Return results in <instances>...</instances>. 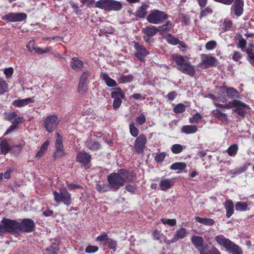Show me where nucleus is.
<instances>
[{"label":"nucleus","instance_id":"nucleus-1","mask_svg":"<svg viewBox=\"0 0 254 254\" xmlns=\"http://www.w3.org/2000/svg\"><path fill=\"white\" fill-rule=\"evenodd\" d=\"M130 180L129 172L125 169H120L118 172L111 173L107 177L109 184L114 191L118 190L125 185V182Z\"/></svg>","mask_w":254,"mask_h":254},{"label":"nucleus","instance_id":"nucleus-2","mask_svg":"<svg viewBox=\"0 0 254 254\" xmlns=\"http://www.w3.org/2000/svg\"><path fill=\"white\" fill-rule=\"evenodd\" d=\"M174 61L177 65V69L180 71L191 76L194 75L195 69L190 64L187 57L176 56L174 57Z\"/></svg>","mask_w":254,"mask_h":254},{"label":"nucleus","instance_id":"nucleus-3","mask_svg":"<svg viewBox=\"0 0 254 254\" xmlns=\"http://www.w3.org/2000/svg\"><path fill=\"white\" fill-rule=\"evenodd\" d=\"M20 223L15 220L4 218L0 224V235L6 233L15 234L19 232Z\"/></svg>","mask_w":254,"mask_h":254},{"label":"nucleus","instance_id":"nucleus-4","mask_svg":"<svg viewBox=\"0 0 254 254\" xmlns=\"http://www.w3.org/2000/svg\"><path fill=\"white\" fill-rule=\"evenodd\" d=\"M53 193L56 202H63L67 206L71 203V194L67 191L66 189L61 188L59 190V192L54 191Z\"/></svg>","mask_w":254,"mask_h":254},{"label":"nucleus","instance_id":"nucleus-5","mask_svg":"<svg viewBox=\"0 0 254 254\" xmlns=\"http://www.w3.org/2000/svg\"><path fill=\"white\" fill-rule=\"evenodd\" d=\"M167 18L168 16L165 12L158 10H153L147 15L146 19L150 23L158 24L162 23Z\"/></svg>","mask_w":254,"mask_h":254},{"label":"nucleus","instance_id":"nucleus-6","mask_svg":"<svg viewBox=\"0 0 254 254\" xmlns=\"http://www.w3.org/2000/svg\"><path fill=\"white\" fill-rule=\"evenodd\" d=\"M27 15L24 13H8L1 17L3 20L10 22H21L26 19Z\"/></svg>","mask_w":254,"mask_h":254},{"label":"nucleus","instance_id":"nucleus-7","mask_svg":"<svg viewBox=\"0 0 254 254\" xmlns=\"http://www.w3.org/2000/svg\"><path fill=\"white\" fill-rule=\"evenodd\" d=\"M187 236V230L185 228H181L178 229L173 237L171 240H168L166 238L164 239V242L167 245H170L172 243H176L179 240L183 239Z\"/></svg>","mask_w":254,"mask_h":254},{"label":"nucleus","instance_id":"nucleus-8","mask_svg":"<svg viewBox=\"0 0 254 254\" xmlns=\"http://www.w3.org/2000/svg\"><path fill=\"white\" fill-rule=\"evenodd\" d=\"M147 142V138L143 134H140L135 140L133 148L135 151L138 153H142L145 147Z\"/></svg>","mask_w":254,"mask_h":254},{"label":"nucleus","instance_id":"nucleus-9","mask_svg":"<svg viewBox=\"0 0 254 254\" xmlns=\"http://www.w3.org/2000/svg\"><path fill=\"white\" fill-rule=\"evenodd\" d=\"M58 124V117L55 115L48 117L44 122L45 127L49 132H52L57 127Z\"/></svg>","mask_w":254,"mask_h":254},{"label":"nucleus","instance_id":"nucleus-10","mask_svg":"<svg viewBox=\"0 0 254 254\" xmlns=\"http://www.w3.org/2000/svg\"><path fill=\"white\" fill-rule=\"evenodd\" d=\"M233 103V107L235 108L234 111L240 116L244 117L247 111L250 109L248 105L239 100H234Z\"/></svg>","mask_w":254,"mask_h":254},{"label":"nucleus","instance_id":"nucleus-11","mask_svg":"<svg viewBox=\"0 0 254 254\" xmlns=\"http://www.w3.org/2000/svg\"><path fill=\"white\" fill-rule=\"evenodd\" d=\"M244 2L243 0H235L231 8V13L237 16H241L243 12Z\"/></svg>","mask_w":254,"mask_h":254},{"label":"nucleus","instance_id":"nucleus-12","mask_svg":"<svg viewBox=\"0 0 254 254\" xmlns=\"http://www.w3.org/2000/svg\"><path fill=\"white\" fill-rule=\"evenodd\" d=\"M35 226L34 221L30 219H24L20 223L19 231L30 232L33 231Z\"/></svg>","mask_w":254,"mask_h":254},{"label":"nucleus","instance_id":"nucleus-13","mask_svg":"<svg viewBox=\"0 0 254 254\" xmlns=\"http://www.w3.org/2000/svg\"><path fill=\"white\" fill-rule=\"evenodd\" d=\"M134 48L136 50L135 55L141 61H144V57L148 55L149 52L142 45L138 43L134 44Z\"/></svg>","mask_w":254,"mask_h":254},{"label":"nucleus","instance_id":"nucleus-14","mask_svg":"<svg viewBox=\"0 0 254 254\" xmlns=\"http://www.w3.org/2000/svg\"><path fill=\"white\" fill-rule=\"evenodd\" d=\"M191 240L195 248L199 252L207 247V245L204 246V240L201 237L194 235L192 236Z\"/></svg>","mask_w":254,"mask_h":254},{"label":"nucleus","instance_id":"nucleus-15","mask_svg":"<svg viewBox=\"0 0 254 254\" xmlns=\"http://www.w3.org/2000/svg\"><path fill=\"white\" fill-rule=\"evenodd\" d=\"M77 161L82 163L85 167H89L91 156L85 152H81L77 155Z\"/></svg>","mask_w":254,"mask_h":254},{"label":"nucleus","instance_id":"nucleus-16","mask_svg":"<svg viewBox=\"0 0 254 254\" xmlns=\"http://www.w3.org/2000/svg\"><path fill=\"white\" fill-rule=\"evenodd\" d=\"M217 243L220 246L223 247L226 250L228 247L231 241L228 238H226L223 235H219L216 236L214 238Z\"/></svg>","mask_w":254,"mask_h":254},{"label":"nucleus","instance_id":"nucleus-17","mask_svg":"<svg viewBox=\"0 0 254 254\" xmlns=\"http://www.w3.org/2000/svg\"><path fill=\"white\" fill-rule=\"evenodd\" d=\"M226 250L231 254H243L244 253L242 249L232 241Z\"/></svg>","mask_w":254,"mask_h":254},{"label":"nucleus","instance_id":"nucleus-18","mask_svg":"<svg viewBox=\"0 0 254 254\" xmlns=\"http://www.w3.org/2000/svg\"><path fill=\"white\" fill-rule=\"evenodd\" d=\"M173 179H162L160 181L159 187L162 190H166L170 189L174 185Z\"/></svg>","mask_w":254,"mask_h":254},{"label":"nucleus","instance_id":"nucleus-19","mask_svg":"<svg viewBox=\"0 0 254 254\" xmlns=\"http://www.w3.org/2000/svg\"><path fill=\"white\" fill-rule=\"evenodd\" d=\"M34 102V97L14 100L13 105L17 107H22Z\"/></svg>","mask_w":254,"mask_h":254},{"label":"nucleus","instance_id":"nucleus-20","mask_svg":"<svg viewBox=\"0 0 254 254\" xmlns=\"http://www.w3.org/2000/svg\"><path fill=\"white\" fill-rule=\"evenodd\" d=\"M101 78L103 80L107 85L109 87H116L117 86V83L116 81L112 79L106 73L101 72L100 74Z\"/></svg>","mask_w":254,"mask_h":254},{"label":"nucleus","instance_id":"nucleus-21","mask_svg":"<svg viewBox=\"0 0 254 254\" xmlns=\"http://www.w3.org/2000/svg\"><path fill=\"white\" fill-rule=\"evenodd\" d=\"M70 65L73 69L79 71L83 67V62L81 60H80L78 58L74 57L72 59Z\"/></svg>","mask_w":254,"mask_h":254},{"label":"nucleus","instance_id":"nucleus-22","mask_svg":"<svg viewBox=\"0 0 254 254\" xmlns=\"http://www.w3.org/2000/svg\"><path fill=\"white\" fill-rule=\"evenodd\" d=\"M216 59L211 56L204 55L203 57L202 63L205 65V67H208L215 64Z\"/></svg>","mask_w":254,"mask_h":254},{"label":"nucleus","instance_id":"nucleus-23","mask_svg":"<svg viewBox=\"0 0 254 254\" xmlns=\"http://www.w3.org/2000/svg\"><path fill=\"white\" fill-rule=\"evenodd\" d=\"M226 210V216L228 218L230 217L234 213V204L230 200H227L224 204Z\"/></svg>","mask_w":254,"mask_h":254},{"label":"nucleus","instance_id":"nucleus-24","mask_svg":"<svg viewBox=\"0 0 254 254\" xmlns=\"http://www.w3.org/2000/svg\"><path fill=\"white\" fill-rule=\"evenodd\" d=\"M148 7L149 5L148 4H142L138 8L136 12V15L140 18H144L147 14L146 10Z\"/></svg>","mask_w":254,"mask_h":254},{"label":"nucleus","instance_id":"nucleus-25","mask_svg":"<svg viewBox=\"0 0 254 254\" xmlns=\"http://www.w3.org/2000/svg\"><path fill=\"white\" fill-rule=\"evenodd\" d=\"M197 130V127L195 126L187 125L182 127L181 131L185 134H191L196 132Z\"/></svg>","mask_w":254,"mask_h":254},{"label":"nucleus","instance_id":"nucleus-26","mask_svg":"<svg viewBox=\"0 0 254 254\" xmlns=\"http://www.w3.org/2000/svg\"><path fill=\"white\" fill-rule=\"evenodd\" d=\"M111 0H99L95 3V7L108 11Z\"/></svg>","mask_w":254,"mask_h":254},{"label":"nucleus","instance_id":"nucleus-27","mask_svg":"<svg viewBox=\"0 0 254 254\" xmlns=\"http://www.w3.org/2000/svg\"><path fill=\"white\" fill-rule=\"evenodd\" d=\"M122 8V4L121 2L114 0H111L108 11H118Z\"/></svg>","mask_w":254,"mask_h":254},{"label":"nucleus","instance_id":"nucleus-28","mask_svg":"<svg viewBox=\"0 0 254 254\" xmlns=\"http://www.w3.org/2000/svg\"><path fill=\"white\" fill-rule=\"evenodd\" d=\"M142 31L147 35H149L150 37L154 36L156 33L159 31L158 29H157L154 26H147L142 29Z\"/></svg>","mask_w":254,"mask_h":254},{"label":"nucleus","instance_id":"nucleus-29","mask_svg":"<svg viewBox=\"0 0 254 254\" xmlns=\"http://www.w3.org/2000/svg\"><path fill=\"white\" fill-rule=\"evenodd\" d=\"M111 97L114 99H124L125 95L120 88H117L111 93Z\"/></svg>","mask_w":254,"mask_h":254},{"label":"nucleus","instance_id":"nucleus-30","mask_svg":"<svg viewBox=\"0 0 254 254\" xmlns=\"http://www.w3.org/2000/svg\"><path fill=\"white\" fill-rule=\"evenodd\" d=\"M86 144L87 147L92 151L98 150L100 148V145L98 142L91 139L87 140Z\"/></svg>","mask_w":254,"mask_h":254},{"label":"nucleus","instance_id":"nucleus-31","mask_svg":"<svg viewBox=\"0 0 254 254\" xmlns=\"http://www.w3.org/2000/svg\"><path fill=\"white\" fill-rule=\"evenodd\" d=\"M211 114L222 121H226L227 120V115L221 112L218 109L213 110Z\"/></svg>","mask_w":254,"mask_h":254},{"label":"nucleus","instance_id":"nucleus-32","mask_svg":"<svg viewBox=\"0 0 254 254\" xmlns=\"http://www.w3.org/2000/svg\"><path fill=\"white\" fill-rule=\"evenodd\" d=\"M225 89V92L227 94V95L231 98H237L239 96V92L234 88L229 87V88H224Z\"/></svg>","mask_w":254,"mask_h":254},{"label":"nucleus","instance_id":"nucleus-33","mask_svg":"<svg viewBox=\"0 0 254 254\" xmlns=\"http://www.w3.org/2000/svg\"><path fill=\"white\" fill-rule=\"evenodd\" d=\"M195 219L197 222L208 226H211L214 224V221L210 218H201L197 216L195 218Z\"/></svg>","mask_w":254,"mask_h":254},{"label":"nucleus","instance_id":"nucleus-34","mask_svg":"<svg viewBox=\"0 0 254 254\" xmlns=\"http://www.w3.org/2000/svg\"><path fill=\"white\" fill-rule=\"evenodd\" d=\"M0 150L2 153L5 155L11 149L10 147L6 140H2L0 144Z\"/></svg>","mask_w":254,"mask_h":254},{"label":"nucleus","instance_id":"nucleus-35","mask_svg":"<svg viewBox=\"0 0 254 254\" xmlns=\"http://www.w3.org/2000/svg\"><path fill=\"white\" fill-rule=\"evenodd\" d=\"M96 190L100 192H105L106 191H108L112 190V188L109 184V185L106 184H97L96 186Z\"/></svg>","mask_w":254,"mask_h":254},{"label":"nucleus","instance_id":"nucleus-36","mask_svg":"<svg viewBox=\"0 0 254 254\" xmlns=\"http://www.w3.org/2000/svg\"><path fill=\"white\" fill-rule=\"evenodd\" d=\"M49 143V141L47 140L42 144V145L41 146L40 150L37 152L36 155V157L40 158L43 156V155L45 153V151L47 149Z\"/></svg>","mask_w":254,"mask_h":254},{"label":"nucleus","instance_id":"nucleus-37","mask_svg":"<svg viewBox=\"0 0 254 254\" xmlns=\"http://www.w3.org/2000/svg\"><path fill=\"white\" fill-rule=\"evenodd\" d=\"M221 23L222 28L225 31L230 30L232 26V21L228 19H224L223 21H221Z\"/></svg>","mask_w":254,"mask_h":254},{"label":"nucleus","instance_id":"nucleus-38","mask_svg":"<svg viewBox=\"0 0 254 254\" xmlns=\"http://www.w3.org/2000/svg\"><path fill=\"white\" fill-rule=\"evenodd\" d=\"M88 90V86L87 82H83L79 80L78 87V91L80 94H84L87 92Z\"/></svg>","mask_w":254,"mask_h":254},{"label":"nucleus","instance_id":"nucleus-39","mask_svg":"<svg viewBox=\"0 0 254 254\" xmlns=\"http://www.w3.org/2000/svg\"><path fill=\"white\" fill-rule=\"evenodd\" d=\"M186 167L185 163L182 162H177L173 163L170 167V169L173 170H182Z\"/></svg>","mask_w":254,"mask_h":254},{"label":"nucleus","instance_id":"nucleus-40","mask_svg":"<svg viewBox=\"0 0 254 254\" xmlns=\"http://www.w3.org/2000/svg\"><path fill=\"white\" fill-rule=\"evenodd\" d=\"M248 205L245 202H238L236 204L235 208L237 211H243L247 210Z\"/></svg>","mask_w":254,"mask_h":254},{"label":"nucleus","instance_id":"nucleus-41","mask_svg":"<svg viewBox=\"0 0 254 254\" xmlns=\"http://www.w3.org/2000/svg\"><path fill=\"white\" fill-rule=\"evenodd\" d=\"M8 86L6 82L0 78V95L3 94L7 91Z\"/></svg>","mask_w":254,"mask_h":254},{"label":"nucleus","instance_id":"nucleus-42","mask_svg":"<svg viewBox=\"0 0 254 254\" xmlns=\"http://www.w3.org/2000/svg\"><path fill=\"white\" fill-rule=\"evenodd\" d=\"M184 149V147L180 144H176L172 146L171 151L175 154L181 153Z\"/></svg>","mask_w":254,"mask_h":254},{"label":"nucleus","instance_id":"nucleus-43","mask_svg":"<svg viewBox=\"0 0 254 254\" xmlns=\"http://www.w3.org/2000/svg\"><path fill=\"white\" fill-rule=\"evenodd\" d=\"M166 39L167 42L172 45H176L179 43L180 42L178 39L172 36L171 35H167Z\"/></svg>","mask_w":254,"mask_h":254},{"label":"nucleus","instance_id":"nucleus-44","mask_svg":"<svg viewBox=\"0 0 254 254\" xmlns=\"http://www.w3.org/2000/svg\"><path fill=\"white\" fill-rule=\"evenodd\" d=\"M62 136L60 135L59 133H57V138L55 142V147L56 148H63V144L62 140Z\"/></svg>","mask_w":254,"mask_h":254},{"label":"nucleus","instance_id":"nucleus-45","mask_svg":"<svg viewBox=\"0 0 254 254\" xmlns=\"http://www.w3.org/2000/svg\"><path fill=\"white\" fill-rule=\"evenodd\" d=\"M238 151V146L236 144H233L230 146L227 149V152L230 156L235 155Z\"/></svg>","mask_w":254,"mask_h":254},{"label":"nucleus","instance_id":"nucleus-46","mask_svg":"<svg viewBox=\"0 0 254 254\" xmlns=\"http://www.w3.org/2000/svg\"><path fill=\"white\" fill-rule=\"evenodd\" d=\"M106 244L108 245L109 248L112 250L114 252L116 251V246L117 245V243L116 241L109 239Z\"/></svg>","mask_w":254,"mask_h":254},{"label":"nucleus","instance_id":"nucleus-47","mask_svg":"<svg viewBox=\"0 0 254 254\" xmlns=\"http://www.w3.org/2000/svg\"><path fill=\"white\" fill-rule=\"evenodd\" d=\"M185 105L183 104H179L175 107L174 111L176 113H182L185 112Z\"/></svg>","mask_w":254,"mask_h":254},{"label":"nucleus","instance_id":"nucleus-48","mask_svg":"<svg viewBox=\"0 0 254 254\" xmlns=\"http://www.w3.org/2000/svg\"><path fill=\"white\" fill-rule=\"evenodd\" d=\"M233 100L232 101L229 102L228 104H218L215 103V105L218 108H225V109H230L232 108H233Z\"/></svg>","mask_w":254,"mask_h":254},{"label":"nucleus","instance_id":"nucleus-49","mask_svg":"<svg viewBox=\"0 0 254 254\" xmlns=\"http://www.w3.org/2000/svg\"><path fill=\"white\" fill-rule=\"evenodd\" d=\"M133 79L132 75H122L119 79V81L121 83L130 82Z\"/></svg>","mask_w":254,"mask_h":254},{"label":"nucleus","instance_id":"nucleus-50","mask_svg":"<svg viewBox=\"0 0 254 254\" xmlns=\"http://www.w3.org/2000/svg\"><path fill=\"white\" fill-rule=\"evenodd\" d=\"M129 131L130 134L133 137H136L138 135V130L134 124H130L129 125Z\"/></svg>","mask_w":254,"mask_h":254},{"label":"nucleus","instance_id":"nucleus-51","mask_svg":"<svg viewBox=\"0 0 254 254\" xmlns=\"http://www.w3.org/2000/svg\"><path fill=\"white\" fill-rule=\"evenodd\" d=\"M59 250L58 245L57 244H52L49 248L46 249V251L48 253H56Z\"/></svg>","mask_w":254,"mask_h":254},{"label":"nucleus","instance_id":"nucleus-52","mask_svg":"<svg viewBox=\"0 0 254 254\" xmlns=\"http://www.w3.org/2000/svg\"><path fill=\"white\" fill-rule=\"evenodd\" d=\"M202 117L199 113H196L192 118H190V123H197L201 119Z\"/></svg>","mask_w":254,"mask_h":254},{"label":"nucleus","instance_id":"nucleus-53","mask_svg":"<svg viewBox=\"0 0 254 254\" xmlns=\"http://www.w3.org/2000/svg\"><path fill=\"white\" fill-rule=\"evenodd\" d=\"M161 221L164 224H167L172 226H175L176 224V220L175 219H162Z\"/></svg>","mask_w":254,"mask_h":254},{"label":"nucleus","instance_id":"nucleus-54","mask_svg":"<svg viewBox=\"0 0 254 254\" xmlns=\"http://www.w3.org/2000/svg\"><path fill=\"white\" fill-rule=\"evenodd\" d=\"M212 12V10L209 7H207L205 8H203L201 10L200 14V17H202L203 16H206L208 14L211 13Z\"/></svg>","mask_w":254,"mask_h":254},{"label":"nucleus","instance_id":"nucleus-55","mask_svg":"<svg viewBox=\"0 0 254 254\" xmlns=\"http://www.w3.org/2000/svg\"><path fill=\"white\" fill-rule=\"evenodd\" d=\"M64 154H65V152L64 151L63 148H60L59 149L56 148V150L55 152L54 157L55 159H58L59 157L64 155Z\"/></svg>","mask_w":254,"mask_h":254},{"label":"nucleus","instance_id":"nucleus-56","mask_svg":"<svg viewBox=\"0 0 254 254\" xmlns=\"http://www.w3.org/2000/svg\"><path fill=\"white\" fill-rule=\"evenodd\" d=\"M216 46V42L215 41L211 40L207 43L205 45V48L208 50H213Z\"/></svg>","mask_w":254,"mask_h":254},{"label":"nucleus","instance_id":"nucleus-57","mask_svg":"<svg viewBox=\"0 0 254 254\" xmlns=\"http://www.w3.org/2000/svg\"><path fill=\"white\" fill-rule=\"evenodd\" d=\"M172 27V23L168 21L166 24L160 26L158 28L159 31H165L169 30Z\"/></svg>","mask_w":254,"mask_h":254},{"label":"nucleus","instance_id":"nucleus-58","mask_svg":"<svg viewBox=\"0 0 254 254\" xmlns=\"http://www.w3.org/2000/svg\"><path fill=\"white\" fill-rule=\"evenodd\" d=\"M242 58V54L237 51H235L232 55V59L235 62H239Z\"/></svg>","mask_w":254,"mask_h":254},{"label":"nucleus","instance_id":"nucleus-59","mask_svg":"<svg viewBox=\"0 0 254 254\" xmlns=\"http://www.w3.org/2000/svg\"><path fill=\"white\" fill-rule=\"evenodd\" d=\"M165 156L166 154L164 152H162L156 154L155 157V160L158 162H161L164 160Z\"/></svg>","mask_w":254,"mask_h":254},{"label":"nucleus","instance_id":"nucleus-60","mask_svg":"<svg viewBox=\"0 0 254 254\" xmlns=\"http://www.w3.org/2000/svg\"><path fill=\"white\" fill-rule=\"evenodd\" d=\"M98 250V248L96 246H89L86 249L85 252L88 254H91L96 252Z\"/></svg>","mask_w":254,"mask_h":254},{"label":"nucleus","instance_id":"nucleus-61","mask_svg":"<svg viewBox=\"0 0 254 254\" xmlns=\"http://www.w3.org/2000/svg\"><path fill=\"white\" fill-rule=\"evenodd\" d=\"M97 239L99 241H101L102 242H104L106 243V242H107L109 238H108V236L107 234L103 233L101 234L100 236H98L97 238Z\"/></svg>","mask_w":254,"mask_h":254},{"label":"nucleus","instance_id":"nucleus-62","mask_svg":"<svg viewBox=\"0 0 254 254\" xmlns=\"http://www.w3.org/2000/svg\"><path fill=\"white\" fill-rule=\"evenodd\" d=\"M146 121V118L144 115H141L136 119V122L138 125H141Z\"/></svg>","mask_w":254,"mask_h":254},{"label":"nucleus","instance_id":"nucleus-63","mask_svg":"<svg viewBox=\"0 0 254 254\" xmlns=\"http://www.w3.org/2000/svg\"><path fill=\"white\" fill-rule=\"evenodd\" d=\"M13 68L12 67L5 68L4 70V73L6 77H9L13 73Z\"/></svg>","mask_w":254,"mask_h":254},{"label":"nucleus","instance_id":"nucleus-64","mask_svg":"<svg viewBox=\"0 0 254 254\" xmlns=\"http://www.w3.org/2000/svg\"><path fill=\"white\" fill-rule=\"evenodd\" d=\"M89 75L90 72L87 70H85L81 75L80 80L83 82H86L87 78Z\"/></svg>","mask_w":254,"mask_h":254}]
</instances>
